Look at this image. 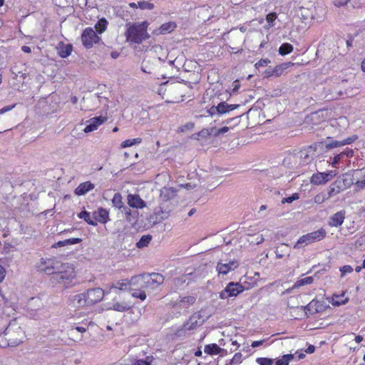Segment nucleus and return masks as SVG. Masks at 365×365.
<instances>
[{
    "mask_svg": "<svg viewBox=\"0 0 365 365\" xmlns=\"http://www.w3.org/2000/svg\"><path fill=\"white\" fill-rule=\"evenodd\" d=\"M270 63V61L267 58H265V59H261L260 61H259L256 64H255V67L256 68H259V67H263V66H266L268 65V63Z\"/></svg>",
    "mask_w": 365,
    "mask_h": 365,
    "instance_id": "53",
    "label": "nucleus"
},
{
    "mask_svg": "<svg viewBox=\"0 0 365 365\" xmlns=\"http://www.w3.org/2000/svg\"><path fill=\"white\" fill-rule=\"evenodd\" d=\"M343 158L342 157V155H341V153L335 155L333 158H332V162L331 163V165L336 168L337 164L339 163V162Z\"/></svg>",
    "mask_w": 365,
    "mask_h": 365,
    "instance_id": "52",
    "label": "nucleus"
},
{
    "mask_svg": "<svg viewBox=\"0 0 365 365\" xmlns=\"http://www.w3.org/2000/svg\"><path fill=\"white\" fill-rule=\"evenodd\" d=\"M293 51V46L289 43H284L279 48V53L285 56L290 53Z\"/></svg>",
    "mask_w": 365,
    "mask_h": 365,
    "instance_id": "34",
    "label": "nucleus"
},
{
    "mask_svg": "<svg viewBox=\"0 0 365 365\" xmlns=\"http://www.w3.org/2000/svg\"><path fill=\"white\" fill-rule=\"evenodd\" d=\"M317 302H314V300L309 303L305 307L304 309L308 312H312L314 307L317 304Z\"/></svg>",
    "mask_w": 365,
    "mask_h": 365,
    "instance_id": "60",
    "label": "nucleus"
},
{
    "mask_svg": "<svg viewBox=\"0 0 365 365\" xmlns=\"http://www.w3.org/2000/svg\"><path fill=\"white\" fill-rule=\"evenodd\" d=\"M130 288L129 290L131 292V295L134 298H138L142 301L146 299V289L141 288L140 286L133 285L132 284V278L130 279Z\"/></svg>",
    "mask_w": 365,
    "mask_h": 365,
    "instance_id": "18",
    "label": "nucleus"
},
{
    "mask_svg": "<svg viewBox=\"0 0 365 365\" xmlns=\"http://www.w3.org/2000/svg\"><path fill=\"white\" fill-rule=\"evenodd\" d=\"M350 0H334V4L336 7L345 6Z\"/></svg>",
    "mask_w": 365,
    "mask_h": 365,
    "instance_id": "55",
    "label": "nucleus"
},
{
    "mask_svg": "<svg viewBox=\"0 0 365 365\" xmlns=\"http://www.w3.org/2000/svg\"><path fill=\"white\" fill-rule=\"evenodd\" d=\"M58 55L61 58L68 57L71 51H72V45L71 44H65L62 42L59 43L56 47Z\"/></svg>",
    "mask_w": 365,
    "mask_h": 365,
    "instance_id": "24",
    "label": "nucleus"
},
{
    "mask_svg": "<svg viewBox=\"0 0 365 365\" xmlns=\"http://www.w3.org/2000/svg\"><path fill=\"white\" fill-rule=\"evenodd\" d=\"M179 187H180V188H182V187H183V188H186L187 190H192V189H193V188H195V185H192V184H191V183H187V184H185V185H184V184H180V185H179Z\"/></svg>",
    "mask_w": 365,
    "mask_h": 365,
    "instance_id": "62",
    "label": "nucleus"
},
{
    "mask_svg": "<svg viewBox=\"0 0 365 365\" xmlns=\"http://www.w3.org/2000/svg\"><path fill=\"white\" fill-rule=\"evenodd\" d=\"M239 263L235 260H232L227 263L219 262L216 269L219 274H227L229 272L237 269Z\"/></svg>",
    "mask_w": 365,
    "mask_h": 365,
    "instance_id": "15",
    "label": "nucleus"
},
{
    "mask_svg": "<svg viewBox=\"0 0 365 365\" xmlns=\"http://www.w3.org/2000/svg\"><path fill=\"white\" fill-rule=\"evenodd\" d=\"M358 137L356 135H353L351 137H349L346 139H344L342 140H331L329 143H324V151L325 152L329 149H332L334 148L344 146L345 145H349L354 142ZM322 151L319 152V154H320Z\"/></svg>",
    "mask_w": 365,
    "mask_h": 365,
    "instance_id": "13",
    "label": "nucleus"
},
{
    "mask_svg": "<svg viewBox=\"0 0 365 365\" xmlns=\"http://www.w3.org/2000/svg\"><path fill=\"white\" fill-rule=\"evenodd\" d=\"M121 211L125 215L127 220L130 221L131 220L130 216L131 215V210L129 207L124 206L121 209Z\"/></svg>",
    "mask_w": 365,
    "mask_h": 365,
    "instance_id": "54",
    "label": "nucleus"
},
{
    "mask_svg": "<svg viewBox=\"0 0 365 365\" xmlns=\"http://www.w3.org/2000/svg\"><path fill=\"white\" fill-rule=\"evenodd\" d=\"M138 7L142 10H153L154 4L145 1H138Z\"/></svg>",
    "mask_w": 365,
    "mask_h": 365,
    "instance_id": "46",
    "label": "nucleus"
},
{
    "mask_svg": "<svg viewBox=\"0 0 365 365\" xmlns=\"http://www.w3.org/2000/svg\"><path fill=\"white\" fill-rule=\"evenodd\" d=\"M193 128H194V123L190 122V123H186L182 127H181L180 129H181L182 132H184V131H185L187 130H192Z\"/></svg>",
    "mask_w": 365,
    "mask_h": 365,
    "instance_id": "59",
    "label": "nucleus"
},
{
    "mask_svg": "<svg viewBox=\"0 0 365 365\" xmlns=\"http://www.w3.org/2000/svg\"><path fill=\"white\" fill-rule=\"evenodd\" d=\"M238 106V105L235 104H228L225 101L220 102L217 104V106H212L209 110H207V113L211 116H214L215 115H223L235 110Z\"/></svg>",
    "mask_w": 365,
    "mask_h": 365,
    "instance_id": "9",
    "label": "nucleus"
},
{
    "mask_svg": "<svg viewBox=\"0 0 365 365\" xmlns=\"http://www.w3.org/2000/svg\"><path fill=\"white\" fill-rule=\"evenodd\" d=\"M108 21L106 19H100L96 24V29L99 34L103 33L107 28Z\"/></svg>",
    "mask_w": 365,
    "mask_h": 365,
    "instance_id": "44",
    "label": "nucleus"
},
{
    "mask_svg": "<svg viewBox=\"0 0 365 365\" xmlns=\"http://www.w3.org/2000/svg\"><path fill=\"white\" fill-rule=\"evenodd\" d=\"M287 250L288 246L287 245H282L281 246L277 247L275 251L277 257L279 259L282 258L285 255Z\"/></svg>",
    "mask_w": 365,
    "mask_h": 365,
    "instance_id": "45",
    "label": "nucleus"
},
{
    "mask_svg": "<svg viewBox=\"0 0 365 365\" xmlns=\"http://www.w3.org/2000/svg\"><path fill=\"white\" fill-rule=\"evenodd\" d=\"M112 203L114 207L119 208L120 210L124 207L122 201V196L119 192H116L114 194L113 197L112 199Z\"/></svg>",
    "mask_w": 365,
    "mask_h": 365,
    "instance_id": "37",
    "label": "nucleus"
},
{
    "mask_svg": "<svg viewBox=\"0 0 365 365\" xmlns=\"http://www.w3.org/2000/svg\"><path fill=\"white\" fill-rule=\"evenodd\" d=\"M57 260L53 259H41L38 269L41 272H43L47 274H53L56 271V265L58 264Z\"/></svg>",
    "mask_w": 365,
    "mask_h": 365,
    "instance_id": "12",
    "label": "nucleus"
},
{
    "mask_svg": "<svg viewBox=\"0 0 365 365\" xmlns=\"http://www.w3.org/2000/svg\"><path fill=\"white\" fill-rule=\"evenodd\" d=\"M26 339L24 330L16 319L11 321L6 328L3 335H0V346L15 347Z\"/></svg>",
    "mask_w": 365,
    "mask_h": 365,
    "instance_id": "2",
    "label": "nucleus"
},
{
    "mask_svg": "<svg viewBox=\"0 0 365 365\" xmlns=\"http://www.w3.org/2000/svg\"><path fill=\"white\" fill-rule=\"evenodd\" d=\"M196 297L194 296H187L177 300L174 306H180L182 308H187L195 302Z\"/></svg>",
    "mask_w": 365,
    "mask_h": 365,
    "instance_id": "26",
    "label": "nucleus"
},
{
    "mask_svg": "<svg viewBox=\"0 0 365 365\" xmlns=\"http://www.w3.org/2000/svg\"><path fill=\"white\" fill-rule=\"evenodd\" d=\"M229 130H230V127L225 126L217 130V132L216 133V135L223 134V133L227 132Z\"/></svg>",
    "mask_w": 365,
    "mask_h": 365,
    "instance_id": "63",
    "label": "nucleus"
},
{
    "mask_svg": "<svg viewBox=\"0 0 365 365\" xmlns=\"http://www.w3.org/2000/svg\"><path fill=\"white\" fill-rule=\"evenodd\" d=\"M249 239L247 240L251 244L259 245L264 242V239L262 235L257 234L254 235H248Z\"/></svg>",
    "mask_w": 365,
    "mask_h": 365,
    "instance_id": "42",
    "label": "nucleus"
},
{
    "mask_svg": "<svg viewBox=\"0 0 365 365\" xmlns=\"http://www.w3.org/2000/svg\"><path fill=\"white\" fill-rule=\"evenodd\" d=\"M130 288V279H123L121 281H118V282L113 284L110 287V290H108V291L110 292L112 289H118L119 290H127V289H129Z\"/></svg>",
    "mask_w": 365,
    "mask_h": 365,
    "instance_id": "27",
    "label": "nucleus"
},
{
    "mask_svg": "<svg viewBox=\"0 0 365 365\" xmlns=\"http://www.w3.org/2000/svg\"><path fill=\"white\" fill-rule=\"evenodd\" d=\"M222 349L218 346L216 344H211L205 346V352L207 354L213 355L220 353Z\"/></svg>",
    "mask_w": 365,
    "mask_h": 365,
    "instance_id": "32",
    "label": "nucleus"
},
{
    "mask_svg": "<svg viewBox=\"0 0 365 365\" xmlns=\"http://www.w3.org/2000/svg\"><path fill=\"white\" fill-rule=\"evenodd\" d=\"M346 211L340 210L329 217V225L331 227H339L341 226L345 219Z\"/></svg>",
    "mask_w": 365,
    "mask_h": 365,
    "instance_id": "17",
    "label": "nucleus"
},
{
    "mask_svg": "<svg viewBox=\"0 0 365 365\" xmlns=\"http://www.w3.org/2000/svg\"><path fill=\"white\" fill-rule=\"evenodd\" d=\"M42 307L41 300L38 297H32L29 300L28 307L31 310H38Z\"/></svg>",
    "mask_w": 365,
    "mask_h": 365,
    "instance_id": "30",
    "label": "nucleus"
},
{
    "mask_svg": "<svg viewBox=\"0 0 365 365\" xmlns=\"http://www.w3.org/2000/svg\"><path fill=\"white\" fill-rule=\"evenodd\" d=\"M277 15L275 13H270L267 16V21L269 23V25L271 26L272 23L276 19Z\"/></svg>",
    "mask_w": 365,
    "mask_h": 365,
    "instance_id": "56",
    "label": "nucleus"
},
{
    "mask_svg": "<svg viewBox=\"0 0 365 365\" xmlns=\"http://www.w3.org/2000/svg\"><path fill=\"white\" fill-rule=\"evenodd\" d=\"M128 204L130 207L142 209L146 206L145 202L138 195L129 194L128 195Z\"/></svg>",
    "mask_w": 365,
    "mask_h": 365,
    "instance_id": "16",
    "label": "nucleus"
},
{
    "mask_svg": "<svg viewBox=\"0 0 365 365\" xmlns=\"http://www.w3.org/2000/svg\"><path fill=\"white\" fill-rule=\"evenodd\" d=\"M341 184V182L336 181L329 186L328 191V197H331L334 195H336L341 191L342 188Z\"/></svg>",
    "mask_w": 365,
    "mask_h": 365,
    "instance_id": "28",
    "label": "nucleus"
},
{
    "mask_svg": "<svg viewBox=\"0 0 365 365\" xmlns=\"http://www.w3.org/2000/svg\"><path fill=\"white\" fill-rule=\"evenodd\" d=\"M245 287L238 282H230L226 287L220 292V298L222 299L236 297L245 290Z\"/></svg>",
    "mask_w": 365,
    "mask_h": 365,
    "instance_id": "8",
    "label": "nucleus"
},
{
    "mask_svg": "<svg viewBox=\"0 0 365 365\" xmlns=\"http://www.w3.org/2000/svg\"><path fill=\"white\" fill-rule=\"evenodd\" d=\"M293 358L292 354H285L281 359L277 360L276 365H289V361Z\"/></svg>",
    "mask_w": 365,
    "mask_h": 365,
    "instance_id": "43",
    "label": "nucleus"
},
{
    "mask_svg": "<svg viewBox=\"0 0 365 365\" xmlns=\"http://www.w3.org/2000/svg\"><path fill=\"white\" fill-rule=\"evenodd\" d=\"M163 87H165V91L168 93H177L180 94V97H182L181 91L182 88V86L180 83H165L163 84Z\"/></svg>",
    "mask_w": 365,
    "mask_h": 365,
    "instance_id": "25",
    "label": "nucleus"
},
{
    "mask_svg": "<svg viewBox=\"0 0 365 365\" xmlns=\"http://www.w3.org/2000/svg\"><path fill=\"white\" fill-rule=\"evenodd\" d=\"M164 282V277L158 273L144 274L132 277V284L146 289H157Z\"/></svg>",
    "mask_w": 365,
    "mask_h": 365,
    "instance_id": "5",
    "label": "nucleus"
},
{
    "mask_svg": "<svg viewBox=\"0 0 365 365\" xmlns=\"http://www.w3.org/2000/svg\"><path fill=\"white\" fill-rule=\"evenodd\" d=\"M148 22L146 21L127 24L125 32L126 41L130 44H140L143 41L148 39L150 38L148 33Z\"/></svg>",
    "mask_w": 365,
    "mask_h": 365,
    "instance_id": "3",
    "label": "nucleus"
},
{
    "mask_svg": "<svg viewBox=\"0 0 365 365\" xmlns=\"http://www.w3.org/2000/svg\"><path fill=\"white\" fill-rule=\"evenodd\" d=\"M99 39L98 36L91 28L86 29L81 35L82 43L87 48H91Z\"/></svg>",
    "mask_w": 365,
    "mask_h": 365,
    "instance_id": "10",
    "label": "nucleus"
},
{
    "mask_svg": "<svg viewBox=\"0 0 365 365\" xmlns=\"http://www.w3.org/2000/svg\"><path fill=\"white\" fill-rule=\"evenodd\" d=\"M354 247L355 249L363 251L365 250V234L359 237L354 242Z\"/></svg>",
    "mask_w": 365,
    "mask_h": 365,
    "instance_id": "40",
    "label": "nucleus"
},
{
    "mask_svg": "<svg viewBox=\"0 0 365 365\" xmlns=\"http://www.w3.org/2000/svg\"><path fill=\"white\" fill-rule=\"evenodd\" d=\"M109 291L104 290L100 287L88 289L86 292L76 294L71 297L70 305L75 308H81L93 306L100 302Z\"/></svg>",
    "mask_w": 365,
    "mask_h": 365,
    "instance_id": "1",
    "label": "nucleus"
},
{
    "mask_svg": "<svg viewBox=\"0 0 365 365\" xmlns=\"http://www.w3.org/2000/svg\"><path fill=\"white\" fill-rule=\"evenodd\" d=\"M109 309L117 312H126L130 309L133 304L130 302H113L110 304Z\"/></svg>",
    "mask_w": 365,
    "mask_h": 365,
    "instance_id": "20",
    "label": "nucleus"
},
{
    "mask_svg": "<svg viewBox=\"0 0 365 365\" xmlns=\"http://www.w3.org/2000/svg\"><path fill=\"white\" fill-rule=\"evenodd\" d=\"M95 185L90 181H86L81 183L74 190V193L76 195L81 196L84 195L88 192L94 189Z\"/></svg>",
    "mask_w": 365,
    "mask_h": 365,
    "instance_id": "23",
    "label": "nucleus"
},
{
    "mask_svg": "<svg viewBox=\"0 0 365 365\" xmlns=\"http://www.w3.org/2000/svg\"><path fill=\"white\" fill-rule=\"evenodd\" d=\"M332 171L328 173H317L312 175L311 178V182L314 185L324 184L328 182L331 178L334 176Z\"/></svg>",
    "mask_w": 365,
    "mask_h": 365,
    "instance_id": "14",
    "label": "nucleus"
},
{
    "mask_svg": "<svg viewBox=\"0 0 365 365\" xmlns=\"http://www.w3.org/2000/svg\"><path fill=\"white\" fill-rule=\"evenodd\" d=\"M344 303H345L344 301H341V300L339 299V296H334V297H333V299H332V304L334 305V306H339V305L343 304Z\"/></svg>",
    "mask_w": 365,
    "mask_h": 365,
    "instance_id": "57",
    "label": "nucleus"
},
{
    "mask_svg": "<svg viewBox=\"0 0 365 365\" xmlns=\"http://www.w3.org/2000/svg\"><path fill=\"white\" fill-rule=\"evenodd\" d=\"M175 27L176 24L174 22L165 23L159 28V34H165L166 33H170L173 31Z\"/></svg>",
    "mask_w": 365,
    "mask_h": 365,
    "instance_id": "31",
    "label": "nucleus"
},
{
    "mask_svg": "<svg viewBox=\"0 0 365 365\" xmlns=\"http://www.w3.org/2000/svg\"><path fill=\"white\" fill-rule=\"evenodd\" d=\"M329 197H326L325 194L324 193H319L318 195H317L314 198V201L315 203H317V204H321L323 202H324L327 199H328Z\"/></svg>",
    "mask_w": 365,
    "mask_h": 365,
    "instance_id": "49",
    "label": "nucleus"
},
{
    "mask_svg": "<svg viewBox=\"0 0 365 365\" xmlns=\"http://www.w3.org/2000/svg\"><path fill=\"white\" fill-rule=\"evenodd\" d=\"M67 267H73L72 264L69 263H61L58 262V264L56 265V271L54 274L59 273H66V271H68V268Z\"/></svg>",
    "mask_w": 365,
    "mask_h": 365,
    "instance_id": "39",
    "label": "nucleus"
},
{
    "mask_svg": "<svg viewBox=\"0 0 365 365\" xmlns=\"http://www.w3.org/2000/svg\"><path fill=\"white\" fill-rule=\"evenodd\" d=\"M319 150L324 151V142H317L301 150L298 155L303 164H307L311 162L315 155V153Z\"/></svg>",
    "mask_w": 365,
    "mask_h": 365,
    "instance_id": "7",
    "label": "nucleus"
},
{
    "mask_svg": "<svg viewBox=\"0 0 365 365\" xmlns=\"http://www.w3.org/2000/svg\"><path fill=\"white\" fill-rule=\"evenodd\" d=\"M197 319H198V315H192L187 323L184 324V327L185 330H191L195 329L197 325Z\"/></svg>",
    "mask_w": 365,
    "mask_h": 365,
    "instance_id": "33",
    "label": "nucleus"
},
{
    "mask_svg": "<svg viewBox=\"0 0 365 365\" xmlns=\"http://www.w3.org/2000/svg\"><path fill=\"white\" fill-rule=\"evenodd\" d=\"M105 118L102 116L95 117L88 121V124L85 127L84 132L90 133L96 130L99 125L103 123Z\"/></svg>",
    "mask_w": 365,
    "mask_h": 365,
    "instance_id": "19",
    "label": "nucleus"
},
{
    "mask_svg": "<svg viewBox=\"0 0 365 365\" xmlns=\"http://www.w3.org/2000/svg\"><path fill=\"white\" fill-rule=\"evenodd\" d=\"M152 240V237L150 235H143L140 240L137 242V247L138 248H143L147 247Z\"/></svg>",
    "mask_w": 365,
    "mask_h": 365,
    "instance_id": "41",
    "label": "nucleus"
},
{
    "mask_svg": "<svg viewBox=\"0 0 365 365\" xmlns=\"http://www.w3.org/2000/svg\"><path fill=\"white\" fill-rule=\"evenodd\" d=\"M88 328V325L87 324H83V326H73L69 330V335L71 336H75V332L78 331L81 333L86 332Z\"/></svg>",
    "mask_w": 365,
    "mask_h": 365,
    "instance_id": "36",
    "label": "nucleus"
},
{
    "mask_svg": "<svg viewBox=\"0 0 365 365\" xmlns=\"http://www.w3.org/2000/svg\"><path fill=\"white\" fill-rule=\"evenodd\" d=\"M313 281L314 279L312 277H307L304 279H299L295 282V284L292 287V289H296L306 284H310L313 282Z\"/></svg>",
    "mask_w": 365,
    "mask_h": 365,
    "instance_id": "38",
    "label": "nucleus"
},
{
    "mask_svg": "<svg viewBox=\"0 0 365 365\" xmlns=\"http://www.w3.org/2000/svg\"><path fill=\"white\" fill-rule=\"evenodd\" d=\"M340 153H341V155H342L343 158L344 156L348 157V158H351L354 155V150L352 149H346V150H345L344 151H343V152H341Z\"/></svg>",
    "mask_w": 365,
    "mask_h": 365,
    "instance_id": "58",
    "label": "nucleus"
},
{
    "mask_svg": "<svg viewBox=\"0 0 365 365\" xmlns=\"http://www.w3.org/2000/svg\"><path fill=\"white\" fill-rule=\"evenodd\" d=\"M299 198V195L298 193H294L292 196L288 197H284L282 200V203H292L293 201L297 200Z\"/></svg>",
    "mask_w": 365,
    "mask_h": 365,
    "instance_id": "48",
    "label": "nucleus"
},
{
    "mask_svg": "<svg viewBox=\"0 0 365 365\" xmlns=\"http://www.w3.org/2000/svg\"><path fill=\"white\" fill-rule=\"evenodd\" d=\"M242 354L240 353H237L233 356L232 361L236 363H240L241 361Z\"/></svg>",
    "mask_w": 365,
    "mask_h": 365,
    "instance_id": "64",
    "label": "nucleus"
},
{
    "mask_svg": "<svg viewBox=\"0 0 365 365\" xmlns=\"http://www.w3.org/2000/svg\"><path fill=\"white\" fill-rule=\"evenodd\" d=\"M6 276V269L5 268L0 265V283L3 282Z\"/></svg>",
    "mask_w": 365,
    "mask_h": 365,
    "instance_id": "61",
    "label": "nucleus"
},
{
    "mask_svg": "<svg viewBox=\"0 0 365 365\" xmlns=\"http://www.w3.org/2000/svg\"><path fill=\"white\" fill-rule=\"evenodd\" d=\"M326 235L327 232L323 228H320L317 231L304 235L299 237L297 243L294 245V248L298 249L315 242H319L323 240L326 237Z\"/></svg>",
    "mask_w": 365,
    "mask_h": 365,
    "instance_id": "6",
    "label": "nucleus"
},
{
    "mask_svg": "<svg viewBox=\"0 0 365 365\" xmlns=\"http://www.w3.org/2000/svg\"><path fill=\"white\" fill-rule=\"evenodd\" d=\"M256 361L259 365H272L273 364V359H269V358H257L256 359Z\"/></svg>",
    "mask_w": 365,
    "mask_h": 365,
    "instance_id": "47",
    "label": "nucleus"
},
{
    "mask_svg": "<svg viewBox=\"0 0 365 365\" xmlns=\"http://www.w3.org/2000/svg\"><path fill=\"white\" fill-rule=\"evenodd\" d=\"M68 268L66 273H59L53 275V278L59 283L63 284L66 288L70 286L72 280L76 277L73 267H67Z\"/></svg>",
    "mask_w": 365,
    "mask_h": 365,
    "instance_id": "11",
    "label": "nucleus"
},
{
    "mask_svg": "<svg viewBox=\"0 0 365 365\" xmlns=\"http://www.w3.org/2000/svg\"><path fill=\"white\" fill-rule=\"evenodd\" d=\"M353 177L356 179L354 184L357 188H365V168L355 170Z\"/></svg>",
    "mask_w": 365,
    "mask_h": 365,
    "instance_id": "21",
    "label": "nucleus"
},
{
    "mask_svg": "<svg viewBox=\"0 0 365 365\" xmlns=\"http://www.w3.org/2000/svg\"><path fill=\"white\" fill-rule=\"evenodd\" d=\"M341 277H344L346 274L353 272V268L350 265H344L340 268Z\"/></svg>",
    "mask_w": 365,
    "mask_h": 365,
    "instance_id": "50",
    "label": "nucleus"
},
{
    "mask_svg": "<svg viewBox=\"0 0 365 365\" xmlns=\"http://www.w3.org/2000/svg\"><path fill=\"white\" fill-rule=\"evenodd\" d=\"M93 218L96 222L105 224L109 219V213L106 209L100 207L93 212Z\"/></svg>",
    "mask_w": 365,
    "mask_h": 365,
    "instance_id": "22",
    "label": "nucleus"
},
{
    "mask_svg": "<svg viewBox=\"0 0 365 365\" xmlns=\"http://www.w3.org/2000/svg\"><path fill=\"white\" fill-rule=\"evenodd\" d=\"M82 241L81 238H70L65 240L66 245H75L80 243Z\"/></svg>",
    "mask_w": 365,
    "mask_h": 365,
    "instance_id": "51",
    "label": "nucleus"
},
{
    "mask_svg": "<svg viewBox=\"0 0 365 365\" xmlns=\"http://www.w3.org/2000/svg\"><path fill=\"white\" fill-rule=\"evenodd\" d=\"M142 142V139L140 138H133V139H128L121 143L120 147L122 148H128L133 146L134 145L140 144Z\"/></svg>",
    "mask_w": 365,
    "mask_h": 365,
    "instance_id": "35",
    "label": "nucleus"
},
{
    "mask_svg": "<svg viewBox=\"0 0 365 365\" xmlns=\"http://www.w3.org/2000/svg\"><path fill=\"white\" fill-rule=\"evenodd\" d=\"M78 217L81 219H83L88 224H89L91 225H93V226L97 225V222L93 218V216L91 217L90 212H88L86 210L81 212L78 214Z\"/></svg>",
    "mask_w": 365,
    "mask_h": 365,
    "instance_id": "29",
    "label": "nucleus"
},
{
    "mask_svg": "<svg viewBox=\"0 0 365 365\" xmlns=\"http://www.w3.org/2000/svg\"><path fill=\"white\" fill-rule=\"evenodd\" d=\"M178 190L170 187H164L160 190V199L162 202L160 205L159 210L157 214L160 216L162 220L167 219L172 210H173V205L168 201L174 199L177 195Z\"/></svg>",
    "mask_w": 365,
    "mask_h": 365,
    "instance_id": "4",
    "label": "nucleus"
}]
</instances>
